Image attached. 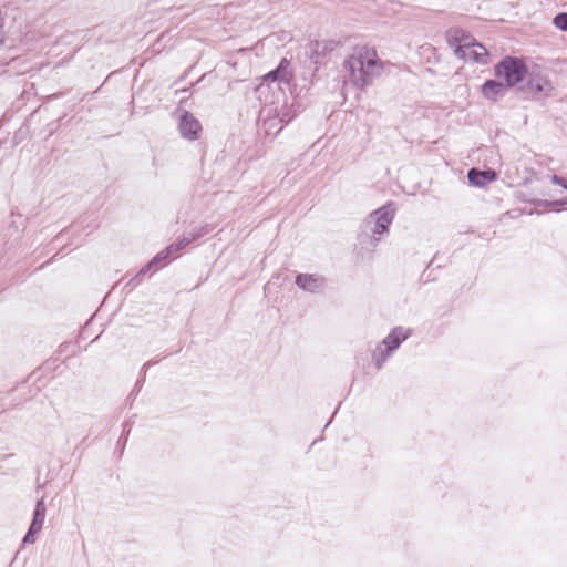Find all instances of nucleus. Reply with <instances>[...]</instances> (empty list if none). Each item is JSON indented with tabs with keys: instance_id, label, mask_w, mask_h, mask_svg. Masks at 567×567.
<instances>
[{
	"instance_id": "nucleus-1",
	"label": "nucleus",
	"mask_w": 567,
	"mask_h": 567,
	"mask_svg": "<svg viewBox=\"0 0 567 567\" xmlns=\"http://www.w3.org/2000/svg\"><path fill=\"white\" fill-rule=\"evenodd\" d=\"M289 80V72L286 69L279 66L278 69L267 73L259 86L260 94H264L266 90L270 89L272 83L276 84L277 90L279 91L276 102L272 101L270 103H266L260 111V117L262 121L261 127L268 135H270L274 130L275 133L280 132L282 124L289 123L298 112V109H295L293 104H287L284 90L281 87V84H288Z\"/></svg>"
},
{
	"instance_id": "nucleus-2",
	"label": "nucleus",
	"mask_w": 567,
	"mask_h": 567,
	"mask_svg": "<svg viewBox=\"0 0 567 567\" xmlns=\"http://www.w3.org/2000/svg\"><path fill=\"white\" fill-rule=\"evenodd\" d=\"M343 65L349 81L360 89L372 84L383 70V63L377 51L368 47L355 48Z\"/></svg>"
},
{
	"instance_id": "nucleus-3",
	"label": "nucleus",
	"mask_w": 567,
	"mask_h": 567,
	"mask_svg": "<svg viewBox=\"0 0 567 567\" xmlns=\"http://www.w3.org/2000/svg\"><path fill=\"white\" fill-rule=\"evenodd\" d=\"M395 215L393 206L384 205L373 210L363 220L359 234V244L367 249L375 248L383 236L389 233V226L392 224Z\"/></svg>"
},
{
	"instance_id": "nucleus-4",
	"label": "nucleus",
	"mask_w": 567,
	"mask_h": 567,
	"mask_svg": "<svg viewBox=\"0 0 567 567\" xmlns=\"http://www.w3.org/2000/svg\"><path fill=\"white\" fill-rule=\"evenodd\" d=\"M528 69L525 63L517 58L507 56L495 66V75L506 82V86L512 87L520 83L527 75Z\"/></svg>"
},
{
	"instance_id": "nucleus-5",
	"label": "nucleus",
	"mask_w": 567,
	"mask_h": 567,
	"mask_svg": "<svg viewBox=\"0 0 567 567\" xmlns=\"http://www.w3.org/2000/svg\"><path fill=\"white\" fill-rule=\"evenodd\" d=\"M527 90L534 97L548 96L554 90L551 81L538 68L533 66L527 72Z\"/></svg>"
},
{
	"instance_id": "nucleus-6",
	"label": "nucleus",
	"mask_w": 567,
	"mask_h": 567,
	"mask_svg": "<svg viewBox=\"0 0 567 567\" xmlns=\"http://www.w3.org/2000/svg\"><path fill=\"white\" fill-rule=\"evenodd\" d=\"M455 54L461 59L481 64H486L488 62V52L486 48L478 42H475L472 45L463 44L461 48H456Z\"/></svg>"
},
{
	"instance_id": "nucleus-7",
	"label": "nucleus",
	"mask_w": 567,
	"mask_h": 567,
	"mask_svg": "<svg viewBox=\"0 0 567 567\" xmlns=\"http://www.w3.org/2000/svg\"><path fill=\"white\" fill-rule=\"evenodd\" d=\"M45 514L47 507L43 498H41L37 502L33 518L29 527V530L23 538V544H33L35 542L34 535L42 529L45 519Z\"/></svg>"
},
{
	"instance_id": "nucleus-8",
	"label": "nucleus",
	"mask_w": 567,
	"mask_h": 567,
	"mask_svg": "<svg viewBox=\"0 0 567 567\" xmlns=\"http://www.w3.org/2000/svg\"><path fill=\"white\" fill-rule=\"evenodd\" d=\"M178 128L184 138L194 141L198 138L202 125L193 114L184 111L179 117Z\"/></svg>"
},
{
	"instance_id": "nucleus-9",
	"label": "nucleus",
	"mask_w": 567,
	"mask_h": 567,
	"mask_svg": "<svg viewBox=\"0 0 567 567\" xmlns=\"http://www.w3.org/2000/svg\"><path fill=\"white\" fill-rule=\"evenodd\" d=\"M411 333L412 331L409 328L395 327L380 343L386 348L385 351L394 352L411 336Z\"/></svg>"
},
{
	"instance_id": "nucleus-10",
	"label": "nucleus",
	"mask_w": 567,
	"mask_h": 567,
	"mask_svg": "<svg viewBox=\"0 0 567 567\" xmlns=\"http://www.w3.org/2000/svg\"><path fill=\"white\" fill-rule=\"evenodd\" d=\"M296 285L308 292H317L324 286V278L317 274H299L296 277Z\"/></svg>"
},
{
	"instance_id": "nucleus-11",
	"label": "nucleus",
	"mask_w": 567,
	"mask_h": 567,
	"mask_svg": "<svg viewBox=\"0 0 567 567\" xmlns=\"http://www.w3.org/2000/svg\"><path fill=\"white\" fill-rule=\"evenodd\" d=\"M497 177L493 169L480 171L477 168H471L467 173V178L471 185L476 187H484L488 183L495 181Z\"/></svg>"
},
{
	"instance_id": "nucleus-12",
	"label": "nucleus",
	"mask_w": 567,
	"mask_h": 567,
	"mask_svg": "<svg viewBox=\"0 0 567 567\" xmlns=\"http://www.w3.org/2000/svg\"><path fill=\"white\" fill-rule=\"evenodd\" d=\"M209 231L207 226L199 227L195 231L184 235L177 243L171 244L168 247L172 255H176L179 250L187 247L190 243L195 241L196 239L203 237Z\"/></svg>"
},
{
	"instance_id": "nucleus-13",
	"label": "nucleus",
	"mask_w": 567,
	"mask_h": 567,
	"mask_svg": "<svg viewBox=\"0 0 567 567\" xmlns=\"http://www.w3.org/2000/svg\"><path fill=\"white\" fill-rule=\"evenodd\" d=\"M508 86L496 80H488L482 87L483 95L488 100H497L503 96Z\"/></svg>"
},
{
	"instance_id": "nucleus-14",
	"label": "nucleus",
	"mask_w": 567,
	"mask_h": 567,
	"mask_svg": "<svg viewBox=\"0 0 567 567\" xmlns=\"http://www.w3.org/2000/svg\"><path fill=\"white\" fill-rule=\"evenodd\" d=\"M385 349L383 344L378 343L372 351V362L378 370L383 368L384 363L393 353V351H385Z\"/></svg>"
},
{
	"instance_id": "nucleus-15",
	"label": "nucleus",
	"mask_w": 567,
	"mask_h": 567,
	"mask_svg": "<svg viewBox=\"0 0 567 567\" xmlns=\"http://www.w3.org/2000/svg\"><path fill=\"white\" fill-rule=\"evenodd\" d=\"M172 256L173 255L169 251L168 247H166L165 249L159 251L144 268L141 269L138 276L145 274L154 266H164Z\"/></svg>"
},
{
	"instance_id": "nucleus-16",
	"label": "nucleus",
	"mask_w": 567,
	"mask_h": 567,
	"mask_svg": "<svg viewBox=\"0 0 567 567\" xmlns=\"http://www.w3.org/2000/svg\"><path fill=\"white\" fill-rule=\"evenodd\" d=\"M453 39L457 42L456 48H461L463 44L472 45L476 42L472 35L460 29L453 31Z\"/></svg>"
},
{
	"instance_id": "nucleus-17",
	"label": "nucleus",
	"mask_w": 567,
	"mask_h": 567,
	"mask_svg": "<svg viewBox=\"0 0 567 567\" xmlns=\"http://www.w3.org/2000/svg\"><path fill=\"white\" fill-rule=\"evenodd\" d=\"M553 23L557 29L567 32V12L558 13L555 16Z\"/></svg>"
},
{
	"instance_id": "nucleus-18",
	"label": "nucleus",
	"mask_w": 567,
	"mask_h": 567,
	"mask_svg": "<svg viewBox=\"0 0 567 567\" xmlns=\"http://www.w3.org/2000/svg\"><path fill=\"white\" fill-rule=\"evenodd\" d=\"M537 205L538 206H544V207L557 206V205L563 206V205H567V199H565V200H555V202H547V200L542 202V200H538Z\"/></svg>"
},
{
	"instance_id": "nucleus-19",
	"label": "nucleus",
	"mask_w": 567,
	"mask_h": 567,
	"mask_svg": "<svg viewBox=\"0 0 567 567\" xmlns=\"http://www.w3.org/2000/svg\"><path fill=\"white\" fill-rule=\"evenodd\" d=\"M550 181H551L553 184L559 185L563 188L567 189V182L565 181V178H563V177H560L558 175H551L550 176Z\"/></svg>"
}]
</instances>
